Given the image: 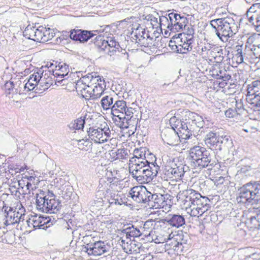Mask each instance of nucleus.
Returning <instances> with one entry per match:
<instances>
[{"mask_svg":"<svg viewBox=\"0 0 260 260\" xmlns=\"http://www.w3.org/2000/svg\"><path fill=\"white\" fill-rule=\"evenodd\" d=\"M177 197L191 216L199 217L211 207L208 198L192 189L180 191Z\"/></svg>","mask_w":260,"mask_h":260,"instance_id":"nucleus-1","label":"nucleus"},{"mask_svg":"<svg viewBox=\"0 0 260 260\" xmlns=\"http://www.w3.org/2000/svg\"><path fill=\"white\" fill-rule=\"evenodd\" d=\"M210 25L215 29L216 34L223 42L228 41L238 32V25L231 17L212 20Z\"/></svg>","mask_w":260,"mask_h":260,"instance_id":"nucleus-2","label":"nucleus"},{"mask_svg":"<svg viewBox=\"0 0 260 260\" xmlns=\"http://www.w3.org/2000/svg\"><path fill=\"white\" fill-rule=\"evenodd\" d=\"M36 198L37 208L43 212L57 213L61 208L60 202L56 199L53 192L49 190H39Z\"/></svg>","mask_w":260,"mask_h":260,"instance_id":"nucleus-3","label":"nucleus"},{"mask_svg":"<svg viewBox=\"0 0 260 260\" xmlns=\"http://www.w3.org/2000/svg\"><path fill=\"white\" fill-rule=\"evenodd\" d=\"M129 173L137 181L148 183L151 181L158 173L159 166L151 163V165L141 164L128 165Z\"/></svg>","mask_w":260,"mask_h":260,"instance_id":"nucleus-4","label":"nucleus"},{"mask_svg":"<svg viewBox=\"0 0 260 260\" xmlns=\"http://www.w3.org/2000/svg\"><path fill=\"white\" fill-rule=\"evenodd\" d=\"M236 200L245 205L257 204L260 202V184L256 182L248 183L241 187Z\"/></svg>","mask_w":260,"mask_h":260,"instance_id":"nucleus-5","label":"nucleus"},{"mask_svg":"<svg viewBox=\"0 0 260 260\" xmlns=\"http://www.w3.org/2000/svg\"><path fill=\"white\" fill-rule=\"evenodd\" d=\"M188 167L180 162L177 158L167 162L164 173L166 177L172 180H180L188 170Z\"/></svg>","mask_w":260,"mask_h":260,"instance_id":"nucleus-6","label":"nucleus"},{"mask_svg":"<svg viewBox=\"0 0 260 260\" xmlns=\"http://www.w3.org/2000/svg\"><path fill=\"white\" fill-rule=\"evenodd\" d=\"M90 78L86 90L87 96L86 99L96 100L100 98L106 88L105 80L99 76L93 77L89 75Z\"/></svg>","mask_w":260,"mask_h":260,"instance_id":"nucleus-7","label":"nucleus"},{"mask_svg":"<svg viewBox=\"0 0 260 260\" xmlns=\"http://www.w3.org/2000/svg\"><path fill=\"white\" fill-rule=\"evenodd\" d=\"M89 138L96 143L107 142L111 137V131L107 123L100 127H91L87 131Z\"/></svg>","mask_w":260,"mask_h":260,"instance_id":"nucleus-8","label":"nucleus"},{"mask_svg":"<svg viewBox=\"0 0 260 260\" xmlns=\"http://www.w3.org/2000/svg\"><path fill=\"white\" fill-rule=\"evenodd\" d=\"M247 91L246 101L251 105L260 107V80L248 84Z\"/></svg>","mask_w":260,"mask_h":260,"instance_id":"nucleus-9","label":"nucleus"},{"mask_svg":"<svg viewBox=\"0 0 260 260\" xmlns=\"http://www.w3.org/2000/svg\"><path fill=\"white\" fill-rule=\"evenodd\" d=\"M96 45L110 56L114 55L117 50L119 51L120 48L119 43L112 37L108 38V40H103L101 37H99Z\"/></svg>","mask_w":260,"mask_h":260,"instance_id":"nucleus-10","label":"nucleus"},{"mask_svg":"<svg viewBox=\"0 0 260 260\" xmlns=\"http://www.w3.org/2000/svg\"><path fill=\"white\" fill-rule=\"evenodd\" d=\"M118 244L122 247L124 252L127 253L137 254L140 252L141 243L135 240H132L131 238L121 237L118 240Z\"/></svg>","mask_w":260,"mask_h":260,"instance_id":"nucleus-11","label":"nucleus"},{"mask_svg":"<svg viewBox=\"0 0 260 260\" xmlns=\"http://www.w3.org/2000/svg\"><path fill=\"white\" fill-rule=\"evenodd\" d=\"M247 212V226L251 229L260 230V208L251 207Z\"/></svg>","mask_w":260,"mask_h":260,"instance_id":"nucleus-12","label":"nucleus"},{"mask_svg":"<svg viewBox=\"0 0 260 260\" xmlns=\"http://www.w3.org/2000/svg\"><path fill=\"white\" fill-rule=\"evenodd\" d=\"M107 246L104 242L99 241L94 243H90L86 245L82 249V252H85L88 255L96 256L101 255L107 251Z\"/></svg>","mask_w":260,"mask_h":260,"instance_id":"nucleus-13","label":"nucleus"},{"mask_svg":"<svg viewBox=\"0 0 260 260\" xmlns=\"http://www.w3.org/2000/svg\"><path fill=\"white\" fill-rule=\"evenodd\" d=\"M161 136L164 142L169 145L176 146L181 142V136L179 135L178 133L170 128L163 129Z\"/></svg>","mask_w":260,"mask_h":260,"instance_id":"nucleus-14","label":"nucleus"},{"mask_svg":"<svg viewBox=\"0 0 260 260\" xmlns=\"http://www.w3.org/2000/svg\"><path fill=\"white\" fill-rule=\"evenodd\" d=\"M246 16L250 23L260 26V3L253 4L247 11Z\"/></svg>","mask_w":260,"mask_h":260,"instance_id":"nucleus-15","label":"nucleus"},{"mask_svg":"<svg viewBox=\"0 0 260 260\" xmlns=\"http://www.w3.org/2000/svg\"><path fill=\"white\" fill-rule=\"evenodd\" d=\"M148 191L143 186H136L130 190L129 195L132 198L138 203H146Z\"/></svg>","mask_w":260,"mask_h":260,"instance_id":"nucleus-16","label":"nucleus"},{"mask_svg":"<svg viewBox=\"0 0 260 260\" xmlns=\"http://www.w3.org/2000/svg\"><path fill=\"white\" fill-rule=\"evenodd\" d=\"M209 73L213 78L221 79L223 81H228L231 78V75L227 71L219 64H213L210 69Z\"/></svg>","mask_w":260,"mask_h":260,"instance_id":"nucleus-17","label":"nucleus"},{"mask_svg":"<svg viewBox=\"0 0 260 260\" xmlns=\"http://www.w3.org/2000/svg\"><path fill=\"white\" fill-rule=\"evenodd\" d=\"M205 157H203L201 159H198L196 161H190V166L196 169V171H201L203 168L210 167L208 169L211 170L212 167L215 165V161L211 159V155L206 154Z\"/></svg>","mask_w":260,"mask_h":260,"instance_id":"nucleus-18","label":"nucleus"},{"mask_svg":"<svg viewBox=\"0 0 260 260\" xmlns=\"http://www.w3.org/2000/svg\"><path fill=\"white\" fill-rule=\"evenodd\" d=\"M93 36V35L91 31L82 30L79 29L71 30L70 34L71 39L79 41L80 42H86Z\"/></svg>","mask_w":260,"mask_h":260,"instance_id":"nucleus-19","label":"nucleus"},{"mask_svg":"<svg viewBox=\"0 0 260 260\" xmlns=\"http://www.w3.org/2000/svg\"><path fill=\"white\" fill-rule=\"evenodd\" d=\"M206 154L210 155V153L205 147L200 146H194L189 150L190 161H196L205 157Z\"/></svg>","mask_w":260,"mask_h":260,"instance_id":"nucleus-20","label":"nucleus"},{"mask_svg":"<svg viewBox=\"0 0 260 260\" xmlns=\"http://www.w3.org/2000/svg\"><path fill=\"white\" fill-rule=\"evenodd\" d=\"M219 135L213 132H210L207 134L204 141L206 145L211 149L216 150L220 149L219 144Z\"/></svg>","mask_w":260,"mask_h":260,"instance_id":"nucleus-21","label":"nucleus"},{"mask_svg":"<svg viewBox=\"0 0 260 260\" xmlns=\"http://www.w3.org/2000/svg\"><path fill=\"white\" fill-rule=\"evenodd\" d=\"M175 239L177 242L178 248H177V253L181 252L184 249H187L189 244L188 241L189 237L186 234H183L182 232L175 235Z\"/></svg>","mask_w":260,"mask_h":260,"instance_id":"nucleus-22","label":"nucleus"},{"mask_svg":"<svg viewBox=\"0 0 260 260\" xmlns=\"http://www.w3.org/2000/svg\"><path fill=\"white\" fill-rule=\"evenodd\" d=\"M178 131L179 132L182 139H189L192 136L194 131L193 126L187 121L183 120L179 127Z\"/></svg>","mask_w":260,"mask_h":260,"instance_id":"nucleus-23","label":"nucleus"},{"mask_svg":"<svg viewBox=\"0 0 260 260\" xmlns=\"http://www.w3.org/2000/svg\"><path fill=\"white\" fill-rule=\"evenodd\" d=\"M165 221L172 226L179 228L183 225L185 223L184 217L179 214H169L165 219Z\"/></svg>","mask_w":260,"mask_h":260,"instance_id":"nucleus-24","label":"nucleus"},{"mask_svg":"<svg viewBox=\"0 0 260 260\" xmlns=\"http://www.w3.org/2000/svg\"><path fill=\"white\" fill-rule=\"evenodd\" d=\"M89 80L90 78L89 77V75L86 77L84 76L77 81L76 83L75 88L76 91L80 92L82 96L85 99L87 98L86 96L87 92H86V90H87V87L89 85L88 84Z\"/></svg>","mask_w":260,"mask_h":260,"instance_id":"nucleus-25","label":"nucleus"},{"mask_svg":"<svg viewBox=\"0 0 260 260\" xmlns=\"http://www.w3.org/2000/svg\"><path fill=\"white\" fill-rule=\"evenodd\" d=\"M8 208V207H7L5 209V213L7 214L5 224L6 225H8L19 223V209H15V211H12V208L9 207V210L7 211Z\"/></svg>","mask_w":260,"mask_h":260,"instance_id":"nucleus-26","label":"nucleus"},{"mask_svg":"<svg viewBox=\"0 0 260 260\" xmlns=\"http://www.w3.org/2000/svg\"><path fill=\"white\" fill-rule=\"evenodd\" d=\"M126 108V103L124 101H117L111 107V113L112 116H124L123 112L125 111Z\"/></svg>","mask_w":260,"mask_h":260,"instance_id":"nucleus-27","label":"nucleus"},{"mask_svg":"<svg viewBox=\"0 0 260 260\" xmlns=\"http://www.w3.org/2000/svg\"><path fill=\"white\" fill-rule=\"evenodd\" d=\"M53 75L56 78H62L69 76V69L66 64L55 66V69L52 68Z\"/></svg>","mask_w":260,"mask_h":260,"instance_id":"nucleus-28","label":"nucleus"},{"mask_svg":"<svg viewBox=\"0 0 260 260\" xmlns=\"http://www.w3.org/2000/svg\"><path fill=\"white\" fill-rule=\"evenodd\" d=\"M123 236L122 237H139L142 235V232L138 228H135L134 225L128 226L122 231Z\"/></svg>","mask_w":260,"mask_h":260,"instance_id":"nucleus-29","label":"nucleus"},{"mask_svg":"<svg viewBox=\"0 0 260 260\" xmlns=\"http://www.w3.org/2000/svg\"><path fill=\"white\" fill-rule=\"evenodd\" d=\"M155 202L153 206V209H160L165 208L167 209V207L170 208V205L168 206L166 201H165V198L161 194H156Z\"/></svg>","mask_w":260,"mask_h":260,"instance_id":"nucleus-30","label":"nucleus"},{"mask_svg":"<svg viewBox=\"0 0 260 260\" xmlns=\"http://www.w3.org/2000/svg\"><path fill=\"white\" fill-rule=\"evenodd\" d=\"M112 120L115 125L121 128H127L129 126V121H127L124 116H112Z\"/></svg>","mask_w":260,"mask_h":260,"instance_id":"nucleus-31","label":"nucleus"},{"mask_svg":"<svg viewBox=\"0 0 260 260\" xmlns=\"http://www.w3.org/2000/svg\"><path fill=\"white\" fill-rule=\"evenodd\" d=\"M84 124V119L82 117H80L71 122L69 125V127L71 130H79L83 128Z\"/></svg>","mask_w":260,"mask_h":260,"instance_id":"nucleus-32","label":"nucleus"},{"mask_svg":"<svg viewBox=\"0 0 260 260\" xmlns=\"http://www.w3.org/2000/svg\"><path fill=\"white\" fill-rule=\"evenodd\" d=\"M101 106L104 110H111L113 106V98L110 95H106L104 96L101 101Z\"/></svg>","mask_w":260,"mask_h":260,"instance_id":"nucleus-33","label":"nucleus"},{"mask_svg":"<svg viewBox=\"0 0 260 260\" xmlns=\"http://www.w3.org/2000/svg\"><path fill=\"white\" fill-rule=\"evenodd\" d=\"M43 218L41 217H36L32 218H29L27 220L26 222L28 225H29V223H31V225L35 229L37 228H41L44 224L45 222L43 223Z\"/></svg>","mask_w":260,"mask_h":260,"instance_id":"nucleus-34","label":"nucleus"},{"mask_svg":"<svg viewBox=\"0 0 260 260\" xmlns=\"http://www.w3.org/2000/svg\"><path fill=\"white\" fill-rule=\"evenodd\" d=\"M166 246L168 247V249H173L177 253L178 245H177V242L175 239V235L170 234L168 236V238L166 241Z\"/></svg>","mask_w":260,"mask_h":260,"instance_id":"nucleus-35","label":"nucleus"},{"mask_svg":"<svg viewBox=\"0 0 260 260\" xmlns=\"http://www.w3.org/2000/svg\"><path fill=\"white\" fill-rule=\"evenodd\" d=\"M193 30L191 29L188 30V32L187 34L185 33H183L182 35L181 34V42L192 44L193 42Z\"/></svg>","mask_w":260,"mask_h":260,"instance_id":"nucleus-36","label":"nucleus"},{"mask_svg":"<svg viewBox=\"0 0 260 260\" xmlns=\"http://www.w3.org/2000/svg\"><path fill=\"white\" fill-rule=\"evenodd\" d=\"M159 17V27L161 29L164 28V29L168 28L171 30V25L170 19H169L168 16H158Z\"/></svg>","mask_w":260,"mask_h":260,"instance_id":"nucleus-37","label":"nucleus"},{"mask_svg":"<svg viewBox=\"0 0 260 260\" xmlns=\"http://www.w3.org/2000/svg\"><path fill=\"white\" fill-rule=\"evenodd\" d=\"M191 113L187 110L184 109H178L174 113V116L176 118L187 121V117H189V116Z\"/></svg>","mask_w":260,"mask_h":260,"instance_id":"nucleus-38","label":"nucleus"},{"mask_svg":"<svg viewBox=\"0 0 260 260\" xmlns=\"http://www.w3.org/2000/svg\"><path fill=\"white\" fill-rule=\"evenodd\" d=\"M220 140H219V144L220 145V149H218L219 150H221L223 148H225L229 147L232 143L231 139H230V136H220L219 137Z\"/></svg>","mask_w":260,"mask_h":260,"instance_id":"nucleus-39","label":"nucleus"},{"mask_svg":"<svg viewBox=\"0 0 260 260\" xmlns=\"http://www.w3.org/2000/svg\"><path fill=\"white\" fill-rule=\"evenodd\" d=\"M43 71H42L41 70H39V72H35L33 74L29 76V78L31 79H33V81L35 82V83L38 84V83H40L41 84L43 83H45L44 82V79H43Z\"/></svg>","mask_w":260,"mask_h":260,"instance_id":"nucleus-40","label":"nucleus"},{"mask_svg":"<svg viewBox=\"0 0 260 260\" xmlns=\"http://www.w3.org/2000/svg\"><path fill=\"white\" fill-rule=\"evenodd\" d=\"M108 202L111 206L121 205L123 203L122 198L117 193H115L111 195L110 198L108 199Z\"/></svg>","mask_w":260,"mask_h":260,"instance_id":"nucleus-41","label":"nucleus"},{"mask_svg":"<svg viewBox=\"0 0 260 260\" xmlns=\"http://www.w3.org/2000/svg\"><path fill=\"white\" fill-rule=\"evenodd\" d=\"M36 27L27 26L23 31L24 36L28 39L34 41Z\"/></svg>","mask_w":260,"mask_h":260,"instance_id":"nucleus-42","label":"nucleus"},{"mask_svg":"<svg viewBox=\"0 0 260 260\" xmlns=\"http://www.w3.org/2000/svg\"><path fill=\"white\" fill-rule=\"evenodd\" d=\"M55 35L53 30L50 28H46L45 27V30L43 35L42 43H45L51 40Z\"/></svg>","mask_w":260,"mask_h":260,"instance_id":"nucleus-43","label":"nucleus"},{"mask_svg":"<svg viewBox=\"0 0 260 260\" xmlns=\"http://www.w3.org/2000/svg\"><path fill=\"white\" fill-rule=\"evenodd\" d=\"M137 43H138L141 46L149 47L152 45V38H150L148 36V34H147L144 38L139 39V41H137Z\"/></svg>","mask_w":260,"mask_h":260,"instance_id":"nucleus-44","label":"nucleus"},{"mask_svg":"<svg viewBox=\"0 0 260 260\" xmlns=\"http://www.w3.org/2000/svg\"><path fill=\"white\" fill-rule=\"evenodd\" d=\"M168 17L169 19H170L171 25V26L173 25L172 24L177 22L179 21H186V18L182 16L181 17L179 14L171 13L168 14Z\"/></svg>","mask_w":260,"mask_h":260,"instance_id":"nucleus-45","label":"nucleus"},{"mask_svg":"<svg viewBox=\"0 0 260 260\" xmlns=\"http://www.w3.org/2000/svg\"><path fill=\"white\" fill-rule=\"evenodd\" d=\"M237 51L238 53L236 55V57H237L236 61L239 63L243 62L244 57L247 58V56H246L247 53H246V52H248L249 54L252 53V51L251 49L245 50L243 53L242 50L239 51V50H238Z\"/></svg>","mask_w":260,"mask_h":260,"instance_id":"nucleus-46","label":"nucleus"},{"mask_svg":"<svg viewBox=\"0 0 260 260\" xmlns=\"http://www.w3.org/2000/svg\"><path fill=\"white\" fill-rule=\"evenodd\" d=\"M44 30H45V27L43 26H40L38 28H36L35 34H34V41L37 42H42Z\"/></svg>","mask_w":260,"mask_h":260,"instance_id":"nucleus-47","label":"nucleus"},{"mask_svg":"<svg viewBox=\"0 0 260 260\" xmlns=\"http://www.w3.org/2000/svg\"><path fill=\"white\" fill-rule=\"evenodd\" d=\"M139 165L141 164H144L146 165H151V164L144 158L132 157L130 158L128 165L135 164Z\"/></svg>","mask_w":260,"mask_h":260,"instance_id":"nucleus-48","label":"nucleus"},{"mask_svg":"<svg viewBox=\"0 0 260 260\" xmlns=\"http://www.w3.org/2000/svg\"><path fill=\"white\" fill-rule=\"evenodd\" d=\"M183 120L176 118L175 117H172L169 121L171 126H172V129L176 131L175 130H178L179 127L180 126V124L182 122H183Z\"/></svg>","mask_w":260,"mask_h":260,"instance_id":"nucleus-49","label":"nucleus"},{"mask_svg":"<svg viewBox=\"0 0 260 260\" xmlns=\"http://www.w3.org/2000/svg\"><path fill=\"white\" fill-rule=\"evenodd\" d=\"M192 49V44H188L186 43H181L179 44V49L177 50V53H185Z\"/></svg>","mask_w":260,"mask_h":260,"instance_id":"nucleus-50","label":"nucleus"},{"mask_svg":"<svg viewBox=\"0 0 260 260\" xmlns=\"http://www.w3.org/2000/svg\"><path fill=\"white\" fill-rule=\"evenodd\" d=\"M37 84V83H35V82L33 81V79H31L29 78L27 82L24 84H23L22 86L24 89V90L29 91L32 90Z\"/></svg>","mask_w":260,"mask_h":260,"instance_id":"nucleus-51","label":"nucleus"},{"mask_svg":"<svg viewBox=\"0 0 260 260\" xmlns=\"http://www.w3.org/2000/svg\"><path fill=\"white\" fill-rule=\"evenodd\" d=\"M147 34L144 29L142 27L138 28L134 35V37L136 38V42H137V41H139V39L144 38Z\"/></svg>","mask_w":260,"mask_h":260,"instance_id":"nucleus-52","label":"nucleus"},{"mask_svg":"<svg viewBox=\"0 0 260 260\" xmlns=\"http://www.w3.org/2000/svg\"><path fill=\"white\" fill-rule=\"evenodd\" d=\"M185 21H179L177 22L172 24L171 26V31H179L183 27H185Z\"/></svg>","mask_w":260,"mask_h":260,"instance_id":"nucleus-53","label":"nucleus"},{"mask_svg":"<svg viewBox=\"0 0 260 260\" xmlns=\"http://www.w3.org/2000/svg\"><path fill=\"white\" fill-rule=\"evenodd\" d=\"M135 111L134 109L131 107H127L125 108V111L123 112L124 117H125V119L128 121L131 120V119L133 117L134 114V111Z\"/></svg>","mask_w":260,"mask_h":260,"instance_id":"nucleus-54","label":"nucleus"},{"mask_svg":"<svg viewBox=\"0 0 260 260\" xmlns=\"http://www.w3.org/2000/svg\"><path fill=\"white\" fill-rule=\"evenodd\" d=\"M16 209H19V217H18L19 219H18V220H19V223L21 221H23L24 220L25 209L22 206V205L21 203H20L19 204H18L17 205Z\"/></svg>","mask_w":260,"mask_h":260,"instance_id":"nucleus-55","label":"nucleus"},{"mask_svg":"<svg viewBox=\"0 0 260 260\" xmlns=\"http://www.w3.org/2000/svg\"><path fill=\"white\" fill-rule=\"evenodd\" d=\"M148 196L147 197L146 203L150 207L153 208V206L155 202L156 196L157 194H152L150 192H148Z\"/></svg>","mask_w":260,"mask_h":260,"instance_id":"nucleus-56","label":"nucleus"},{"mask_svg":"<svg viewBox=\"0 0 260 260\" xmlns=\"http://www.w3.org/2000/svg\"><path fill=\"white\" fill-rule=\"evenodd\" d=\"M221 49L219 48L218 47L216 46L213 47V48L211 50V53H209L207 55L209 61H212L214 59L216 55H217L218 52Z\"/></svg>","mask_w":260,"mask_h":260,"instance_id":"nucleus-57","label":"nucleus"},{"mask_svg":"<svg viewBox=\"0 0 260 260\" xmlns=\"http://www.w3.org/2000/svg\"><path fill=\"white\" fill-rule=\"evenodd\" d=\"M215 45L210 44L209 43H205L204 45L201 48L202 52H205L207 55L209 53H211V50Z\"/></svg>","mask_w":260,"mask_h":260,"instance_id":"nucleus-58","label":"nucleus"},{"mask_svg":"<svg viewBox=\"0 0 260 260\" xmlns=\"http://www.w3.org/2000/svg\"><path fill=\"white\" fill-rule=\"evenodd\" d=\"M222 49H221L218 52L217 55H216L212 62H216V63L219 64L222 61L224 58V57L222 55Z\"/></svg>","mask_w":260,"mask_h":260,"instance_id":"nucleus-59","label":"nucleus"},{"mask_svg":"<svg viewBox=\"0 0 260 260\" xmlns=\"http://www.w3.org/2000/svg\"><path fill=\"white\" fill-rule=\"evenodd\" d=\"M117 156L121 159H125L128 156V151L126 149H121L118 150Z\"/></svg>","mask_w":260,"mask_h":260,"instance_id":"nucleus-60","label":"nucleus"},{"mask_svg":"<svg viewBox=\"0 0 260 260\" xmlns=\"http://www.w3.org/2000/svg\"><path fill=\"white\" fill-rule=\"evenodd\" d=\"M153 221L152 220H147L143 224V229L144 231L148 230L152 228Z\"/></svg>","mask_w":260,"mask_h":260,"instance_id":"nucleus-61","label":"nucleus"},{"mask_svg":"<svg viewBox=\"0 0 260 260\" xmlns=\"http://www.w3.org/2000/svg\"><path fill=\"white\" fill-rule=\"evenodd\" d=\"M169 47L171 48V50L177 52V50L179 49V44L176 45L175 41L171 40L169 44Z\"/></svg>","mask_w":260,"mask_h":260,"instance_id":"nucleus-62","label":"nucleus"},{"mask_svg":"<svg viewBox=\"0 0 260 260\" xmlns=\"http://www.w3.org/2000/svg\"><path fill=\"white\" fill-rule=\"evenodd\" d=\"M236 114V111L231 109H229L225 112V115L229 118L234 117Z\"/></svg>","mask_w":260,"mask_h":260,"instance_id":"nucleus-63","label":"nucleus"},{"mask_svg":"<svg viewBox=\"0 0 260 260\" xmlns=\"http://www.w3.org/2000/svg\"><path fill=\"white\" fill-rule=\"evenodd\" d=\"M150 22L153 28H157L159 27V22L157 17L153 16L152 20Z\"/></svg>","mask_w":260,"mask_h":260,"instance_id":"nucleus-64","label":"nucleus"}]
</instances>
